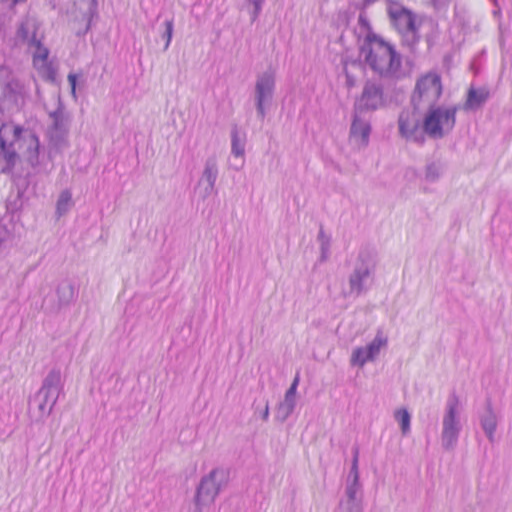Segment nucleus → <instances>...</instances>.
<instances>
[{
    "instance_id": "f257e3e1",
    "label": "nucleus",
    "mask_w": 512,
    "mask_h": 512,
    "mask_svg": "<svg viewBox=\"0 0 512 512\" xmlns=\"http://www.w3.org/2000/svg\"><path fill=\"white\" fill-rule=\"evenodd\" d=\"M361 55L372 71L382 78L399 79L401 70V56L393 46L382 39L374 40L361 48Z\"/></svg>"
},
{
    "instance_id": "f03ea898",
    "label": "nucleus",
    "mask_w": 512,
    "mask_h": 512,
    "mask_svg": "<svg viewBox=\"0 0 512 512\" xmlns=\"http://www.w3.org/2000/svg\"><path fill=\"white\" fill-rule=\"evenodd\" d=\"M422 132L431 139H442L455 127L457 105L448 107L433 105L424 109Z\"/></svg>"
},
{
    "instance_id": "7ed1b4c3",
    "label": "nucleus",
    "mask_w": 512,
    "mask_h": 512,
    "mask_svg": "<svg viewBox=\"0 0 512 512\" xmlns=\"http://www.w3.org/2000/svg\"><path fill=\"white\" fill-rule=\"evenodd\" d=\"M0 114L2 111L0 110ZM27 131L13 122L0 123V158L6 163L3 173L10 172L19 160L18 150Z\"/></svg>"
},
{
    "instance_id": "20e7f679",
    "label": "nucleus",
    "mask_w": 512,
    "mask_h": 512,
    "mask_svg": "<svg viewBox=\"0 0 512 512\" xmlns=\"http://www.w3.org/2000/svg\"><path fill=\"white\" fill-rule=\"evenodd\" d=\"M459 405V397L455 393L451 394L442 417L441 446L445 451H453L459 440L462 430Z\"/></svg>"
},
{
    "instance_id": "39448f33",
    "label": "nucleus",
    "mask_w": 512,
    "mask_h": 512,
    "mask_svg": "<svg viewBox=\"0 0 512 512\" xmlns=\"http://www.w3.org/2000/svg\"><path fill=\"white\" fill-rule=\"evenodd\" d=\"M442 82L439 74L428 72L420 77L411 96V104L416 111L436 105L442 95Z\"/></svg>"
},
{
    "instance_id": "423d86ee",
    "label": "nucleus",
    "mask_w": 512,
    "mask_h": 512,
    "mask_svg": "<svg viewBox=\"0 0 512 512\" xmlns=\"http://www.w3.org/2000/svg\"><path fill=\"white\" fill-rule=\"evenodd\" d=\"M227 481L228 473L223 468H214L202 477L196 490L194 512H203L204 507L211 505Z\"/></svg>"
},
{
    "instance_id": "0eeeda50",
    "label": "nucleus",
    "mask_w": 512,
    "mask_h": 512,
    "mask_svg": "<svg viewBox=\"0 0 512 512\" xmlns=\"http://www.w3.org/2000/svg\"><path fill=\"white\" fill-rule=\"evenodd\" d=\"M52 124L48 130L50 144L60 151L68 144L67 137L69 133L70 115L66 111L64 104L58 99L57 108L49 113Z\"/></svg>"
},
{
    "instance_id": "6e6552de",
    "label": "nucleus",
    "mask_w": 512,
    "mask_h": 512,
    "mask_svg": "<svg viewBox=\"0 0 512 512\" xmlns=\"http://www.w3.org/2000/svg\"><path fill=\"white\" fill-rule=\"evenodd\" d=\"M275 91V73L267 70L257 76L254 91V100L258 117L263 120L266 116V106L273 100Z\"/></svg>"
},
{
    "instance_id": "1a4fd4ad",
    "label": "nucleus",
    "mask_w": 512,
    "mask_h": 512,
    "mask_svg": "<svg viewBox=\"0 0 512 512\" xmlns=\"http://www.w3.org/2000/svg\"><path fill=\"white\" fill-rule=\"evenodd\" d=\"M384 104V93L381 84L368 80L366 81L361 96L356 100L354 111H374Z\"/></svg>"
},
{
    "instance_id": "9d476101",
    "label": "nucleus",
    "mask_w": 512,
    "mask_h": 512,
    "mask_svg": "<svg viewBox=\"0 0 512 512\" xmlns=\"http://www.w3.org/2000/svg\"><path fill=\"white\" fill-rule=\"evenodd\" d=\"M219 175L218 163L215 156L206 159L200 178L197 182L199 194L203 200L216 192V181Z\"/></svg>"
},
{
    "instance_id": "9b49d317",
    "label": "nucleus",
    "mask_w": 512,
    "mask_h": 512,
    "mask_svg": "<svg viewBox=\"0 0 512 512\" xmlns=\"http://www.w3.org/2000/svg\"><path fill=\"white\" fill-rule=\"evenodd\" d=\"M420 112L421 111H416L413 108V112L404 110L400 113L398 119L399 132L406 139L417 142L423 141L424 138L420 131V127L422 128V119L418 115Z\"/></svg>"
},
{
    "instance_id": "f8f14e48",
    "label": "nucleus",
    "mask_w": 512,
    "mask_h": 512,
    "mask_svg": "<svg viewBox=\"0 0 512 512\" xmlns=\"http://www.w3.org/2000/svg\"><path fill=\"white\" fill-rule=\"evenodd\" d=\"M76 297V288L69 280L61 281L56 288V301L49 298L44 299V305L51 313H58L61 309L68 307Z\"/></svg>"
},
{
    "instance_id": "ddd939ff",
    "label": "nucleus",
    "mask_w": 512,
    "mask_h": 512,
    "mask_svg": "<svg viewBox=\"0 0 512 512\" xmlns=\"http://www.w3.org/2000/svg\"><path fill=\"white\" fill-rule=\"evenodd\" d=\"M371 133L370 121L363 118L360 112L354 111L350 127V141L357 148H364L369 143Z\"/></svg>"
},
{
    "instance_id": "4468645a",
    "label": "nucleus",
    "mask_w": 512,
    "mask_h": 512,
    "mask_svg": "<svg viewBox=\"0 0 512 512\" xmlns=\"http://www.w3.org/2000/svg\"><path fill=\"white\" fill-rule=\"evenodd\" d=\"M371 275V269L364 261L358 262L349 276V295L359 296L365 290V283Z\"/></svg>"
},
{
    "instance_id": "2eb2a0df",
    "label": "nucleus",
    "mask_w": 512,
    "mask_h": 512,
    "mask_svg": "<svg viewBox=\"0 0 512 512\" xmlns=\"http://www.w3.org/2000/svg\"><path fill=\"white\" fill-rule=\"evenodd\" d=\"M63 390L62 373L59 368L51 369L44 377L40 389L37 391L57 402Z\"/></svg>"
},
{
    "instance_id": "dca6fc26",
    "label": "nucleus",
    "mask_w": 512,
    "mask_h": 512,
    "mask_svg": "<svg viewBox=\"0 0 512 512\" xmlns=\"http://www.w3.org/2000/svg\"><path fill=\"white\" fill-rule=\"evenodd\" d=\"M56 403L57 402H53L51 398L44 394L36 392L29 402L32 418L37 422L44 421V419L51 414Z\"/></svg>"
},
{
    "instance_id": "f3484780",
    "label": "nucleus",
    "mask_w": 512,
    "mask_h": 512,
    "mask_svg": "<svg viewBox=\"0 0 512 512\" xmlns=\"http://www.w3.org/2000/svg\"><path fill=\"white\" fill-rule=\"evenodd\" d=\"M388 13L399 33L416 26L414 14L399 4H391Z\"/></svg>"
},
{
    "instance_id": "a211bd4d",
    "label": "nucleus",
    "mask_w": 512,
    "mask_h": 512,
    "mask_svg": "<svg viewBox=\"0 0 512 512\" xmlns=\"http://www.w3.org/2000/svg\"><path fill=\"white\" fill-rule=\"evenodd\" d=\"M358 457L359 449L358 447H355L353 449L352 465L345 484L344 494L346 495L363 496V487L359 477Z\"/></svg>"
},
{
    "instance_id": "6ab92c4d",
    "label": "nucleus",
    "mask_w": 512,
    "mask_h": 512,
    "mask_svg": "<svg viewBox=\"0 0 512 512\" xmlns=\"http://www.w3.org/2000/svg\"><path fill=\"white\" fill-rule=\"evenodd\" d=\"M498 418L493 410L492 403L490 400L486 402V410L480 416V425L482 430L484 431L486 437L490 442L494 441V435L497 429Z\"/></svg>"
},
{
    "instance_id": "aec40b11",
    "label": "nucleus",
    "mask_w": 512,
    "mask_h": 512,
    "mask_svg": "<svg viewBox=\"0 0 512 512\" xmlns=\"http://www.w3.org/2000/svg\"><path fill=\"white\" fill-rule=\"evenodd\" d=\"M23 143L26 145V150L24 152L26 160L33 166L37 165L40 149L38 136L32 132H26L23 138Z\"/></svg>"
},
{
    "instance_id": "412c9836",
    "label": "nucleus",
    "mask_w": 512,
    "mask_h": 512,
    "mask_svg": "<svg viewBox=\"0 0 512 512\" xmlns=\"http://www.w3.org/2000/svg\"><path fill=\"white\" fill-rule=\"evenodd\" d=\"M335 512H363V496L344 494Z\"/></svg>"
},
{
    "instance_id": "4be33fe9",
    "label": "nucleus",
    "mask_w": 512,
    "mask_h": 512,
    "mask_svg": "<svg viewBox=\"0 0 512 512\" xmlns=\"http://www.w3.org/2000/svg\"><path fill=\"white\" fill-rule=\"evenodd\" d=\"M489 98V91L485 88L475 89L470 88L468 90L467 99L464 104V109H475L482 106Z\"/></svg>"
},
{
    "instance_id": "5701e85b",
    "label": "nucleus",
    "mask_w": 512,
    "mask_h": 512,
    "mask_svg": "<svg viewBox=\"0 0 512 512\" xmlns=\"http://www.w3.org/2000/svg\"><path fill=\"white\" fill-rule=\"evenodd\" d=\"M388 345V338L384 335L382 330H378L374 339L365 346L366 351L368 352V357L373 358L374 360L380 354L382 348H385Z\"/></svg>"
},
{
    "instance_id": "b1692460",
    "label": "nucleus",
    "mask_w": 512,
    "mask_h": 512,
    "mask_svg": "<svg viewBox=\"0 0 512 512\" xmlns=\"http://www.w3.org/2000/svg\"><path fill=\"white\" fill-rule=\"evenodd\" d=\"M17 37L31 45H40V41L36 39V33L28 22L20 24L17 30Z\"/></svg>"
},
{
    "instance_id": "393cba45",
    "label": "nucleus",
    "mask_w": 512,
    "mask_h": 512,
    "mask_svg": "<svg viewBox=\"0 0 512 512\" xmlns=\"http://www.w3.org/2000/svg\"><path fill=\"white\" fill-rule=\"evenodd\" d=\"M72 194L69 190H64L60 193L56 203V214L58 217L66 214L72 207Z\"/></svg>"
},
{
    "instance_id": "a878e982",
    "label": "nucleus",
    "mask_w": 512,
    "mask_h": 512,
    "mask_svg": "<svg viewBox=\"0 0 512 512\" xmlns=\"http://www.w3.org/2000/svg\"><path fill=\"white\" fill-rule=\"evenodd\" d=\"M231 153L236 157H243L245 154V139L239 136L237 127L231 131Z\"/></svg>"
},
{
    "instance_id": "bb28decb",
    "label": "nucleus",
    "mask_w": 512,
    "mask_h": 512,
    "mask_svg": "<svg viewBox=\"0 0 512 512\" xmlns=\"http://www.w3.org/2000/svg\"><path fill=\"white\" fill-rule=\"evenodd\" d=\"M394 418L399 423L402 434L405 436L410 432L411 415L405 408L394 412Z\"/></svg>"
},
{
    "instance_id": "cd10ccee",
    "label": "nucleus",
    "mask_w": 512,
    "mask_h": 512,
    "mask_svg": "<svg viewBox=\"0 0 512 512\" xmlns=\"http://www.w3.org/2000/svg\"><path fill=\"white\" fill-rule=\"evenodd\" d=\"M374 361L373 358L368 357V352L365 346L357 347L353 350L350 363L352 366H358L362 368L367 362Z\"/></svg>"
},
{
    "instance_id": "c85d7f7f",
    "label": "nucleus",
    "mask_w": 512,
    "mask_h": 512,
    "mask_svg": "<svg viewBox=\"0 0 512 512\" xmlns=\"http://www.w3.org/2000/svg\"><path fill=\"white\" fill-rule=\"evenodd\" d=\"M317 240L320 244V262H325L329 257L331 238L326 235L323 228L321 227L317 236Z\"/></svg>"
},
{
    "instance_id": "c756f323",
    "label": "nucleus",
    "mask_w": 512,
    "mask_h": 512,
    "mask_svg": "<svg viewBox=\"0 0 512 512\" xmlns=\"http://www.w3.org/2000/svg\"><path fill=\"white\" fill-rule=\"evenodd\" d=\"M400 34L402 36V43L406 45L411 51H414L416 45L419 42L416 26L402 31Z\"/></svg>"
},
{
    "instance_id": "7c9ffc66",
    "label": "nucleus",
    "mask_w": 512,
    "mask_h": 512,
    "mask_svg": "<svg viewBox=\"0 0 512 512\" xmlns=\"http://www.w3.org/2000/svg\"><path fill=\"white\" fill-rule=\"evenodd\" d=\"M442 173V165L439 162H432L426 165L425 179L429 182L437 181Z\"/></svg>"
},
{
    "instance_id": "2f4dec72",
    "label": "nucleus",
    "mask_w": 512,
    "mask_h": 512,
    "mask_svg": "<svg viewBox=\"0 0 512 512\" xmlns=\"http://www.w3.org/2000/svg\"><path fill=\"white\" fill-rule=\"evenodd\" d=\"M294 409H295L294 405H291L284 401L281 402L277 407V411H276V415H275L276 420H278L282 423L285 422L287 420V418L293 413Z\"/></svg>"
},
{
    "instance_id": "473e14b6",
    "label": "nucleus",
    "mask_w": 512,
    "mask_h": 512,
    "mask_svg": "<svg viewBox=\"0 0 512 512\" xmlns=\"http://www.w3.org/2000/svg\"><path fill=\"white\" fill-rule=\"evenodd\" d=\"M299 381H300V377H299V373H297L296 376L294 377L290 387L288 388V390L285 393L284 400H283L284 402L296 406V391H297Z\"/></svg>"
},
{
    "instance_id": "72a5a7b5",
    "label": "nucleus",
    "mask_w": 512,
    "mask_h": 512,
    "mask_svg": "<svg viewBox=\"0 0 512 512\" xmlns=\"http://www.w3.org/2000/svg\"><path fill=\"white\" fill-rule=\"evenodd\" d=\"M164 25H165V31L162 35V38H164L166 40L164 50H167L168 47L170 46L172 36H173V28H174L173 19L166 20Z\"/></svg>"
},
{
    "instance_id": "f704fd0d",
    "label": "nucleus",
    "mask_w": 512,
    "mask_h": 512,
    "mask_svg": "<svg viewBox=\"0 0 512 512\" xmlns=\"http://www.w3.org/2000/svg\"><path fill=\"white\" fill-rule=\"evenodd\" d=\"M83 3H85L87 6V10L85 12V18L88 20V25H89L92 17L96 14L97 1L96 0H83Z\"/></svg>"
},
{
    "instance_id": "c9c22d12",
    "label": "nucleus",
    "mask_w": 512,
    "mask_h": 512,
    "mask_svg": "<svg viewBox=\"0 0 512 512\" xmlns=\"http://www.w3.org/2000/svg\"><path fill=\"white\" fill-rule=\"evenodd\" d=\"M247 1L253 5V11H252L251 18H252V21H255L261 13L262 5L265 0H247Z\"/></svg>"
},
{
    "instance_id": "e433bc0d",
    "label": "nucleus",
    "mask_w": 512,
    "mask_h": 512,
    "mask_svg": "<svg viewBox=\"0 0 512 512\" xmlns=\"http://www.w3.org/2000/svg\"><path fill=\"white\" fill-rule=\"evenodd\" d=\"M35 47H37V52L35 53L34 55V58L35 59H41V60H46L47 57H48V50L44 47H42V45H34Z\"/></svg>"
},
{
    "instance_id": "4c0bfd02",
    "label": "nucleus",
    "mask_w": 512,
    "mask_h": 512,
    "mask_svg": "<svg viewBox=\"0 0 512 512\" xmlns=\"http://www.w3.org/2000/svg\"><path fill=\"white\" fill-rule=\"evenodd\" d=\"M68 81L71 86V94L74 98H76V82H77V76L76 74L70 73L68 75Z\"/></svg>"
},
{
    "instance_id": "58836bf2",
    "label": "nucleus",
    "mask_w": 512,
    "mask_h": 512,
    "mask_svg": "<svg viewBox=\"0 0 512 512\" xmlns=\"http://www.w3.org/2000/svg\"><path fill=\"white\" fill-rule=\"evenodd\" d=\"M260 416H261V418L264 421L268 420V417H269V405H268V402L265 403L264 409L261 411Z\"/></svg>"
},
{
    "instance_id": "ea45409f",
    "label": "nucleus",
    "mask_w": 512,
    "mask_h": 512,
    "mask_svg": "<svg viewBox=\"0 0 512 512\" xmlns=\"http://www.w3.org/2000/svg\"><path fill=\"white\" fill-rule=\"evenodd\" d=\"M377 0H364V5L367 6V5H370L374 2H376Z\"/></svg>"
},
{
    "instance_id": "a19ab883",
    "label": "nucleus",
    "mask_w": 512,
    "mask_h": 512,
    "mask_svg": "<svg viewBox=\"0 0 512 512\" xmlns=\"http://www.w3.org/2000/svg\"><path fill=\"white\" fill-rule=\"evenodd\" d=\"M347 83H348V85H353V80L351 79V77L349 75H347Z\"/></svg>"
},
{
    "instance_id": "79ce46f5",
    "label": "nucleus",
    "mask_w": 512,
    "mask_h": 512,
    "mask_svg": "<svg viewBox=\"0 0 512 512\" xmlns=\"http://www.w3.org/2000/svg\"><path fill=\"white\" fill-rule=\"evenodd\" d=\"M13 4L23 3L26 0H11Z\"/></svg>"
}]
</instances>
